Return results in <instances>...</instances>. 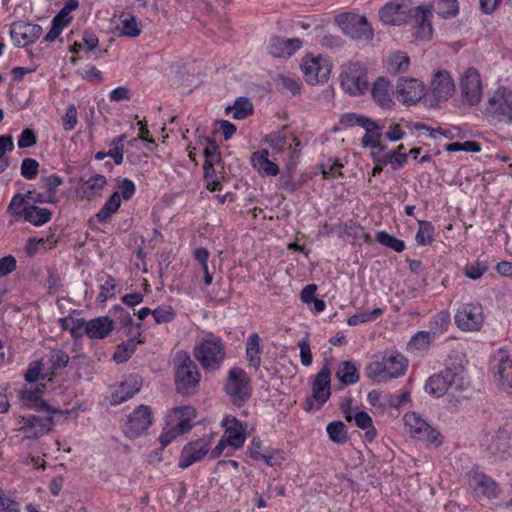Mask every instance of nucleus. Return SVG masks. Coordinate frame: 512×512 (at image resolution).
I'll return each instance as SVG.
<instances>
[{
  "mask_svg": "<svg viewBox=\"0 0 512 512\" xmlns=\"http://www.w3.org/2000/svg\"><path fill=\"white\" fill-rule=\"evenodd\" d=\"M201 377V372L190 355L185 351L178 352L174 360L176 392L182 396L194 395L199 389Z\"/></svg>",
  "mask_w": 512,
  "mask_h": 512,
  "instance_id": "1",
  "label": "nucleus"
},
{
  "mask_svg": "<svg viewBox=\"0 0 512 512\" xmlns=\"http://www.w3.org/2000/svg\"><path fill=\"white\" fill-rule=\"evenodd\" d=\"M464 368L462 365L448 366L440 373L430 376L425 383V391L435 397H441L446 393L452 396L461 392L466 387Z\"/></svg>",
  "mask_w": 512,
  "mask_h": 512,
  "instance_id": "2",
  "label": "nucleus"
},
{
  "mask_svg": "<svg viewBox=\"0 0 512 512\" xmlns=\"http://www.w3.org/2000/svg\"><path fill=\"white\" fill-rule=\"evenodd\" d=\"M407 364V359L401 353L393 351L384 355L381 361L370 363L366 367V374L373 381L385 383L402 376L406 371Z\"/></svg>",
  "mask_w": 512,
  "mask_h": 512,
  "instance_id": "3",
  "label": "nucleus"
},
{
  "mask_svg": "<svg viewBox=\"0 0 512 512\" xmlns=\"http://www.w3.org/2000/svg\"><path fill=\"white\" fill-rule=\"evenodd\" d=\"M484 114L492 123L512 125V90L506 86L498 87L488 96Z\"/></svg>",
  "mask_w": 512,
  "mask_h": 512,
  "instance_id": "4",
  "label": "nucleus"
},
{
  "mask_svg": "<svg viewBox=\"0 0 512 512\" xmlns=\"http://www.w3.org/2000/svg\"><path fill=\"white\" fill-rule=\"evenodd\" d=\"M194 356L204 369L211 371L219 369L225 358V348L221 338L212 333L206 334L195 346Z\"/></svg>",
  "mask_w": 512,
  "mask_h": 512,
  "instance_id": "5",
  "label": "nucleus"
},
{
  "mask_svg": "<svg viewBox=\"0 0 512 512\" xmlns=\"http://www.w3.org/2000/svg\"><path fill=\"white\" fill-rule=\"evenodd\" d=\"M225 392L236 406H241L248 401L252 392L251 381L243 369L234 367L229 371Z\"/></svg>",
  "mask_w": 512,
  "mask_h": 512,
  "instance_id": "6",
  "label": "nucleus"
},
{
  "mask_svg": "<svg viewBox=\"0 0 512 512\" xmlns=\"http://www.w3.org/2000/svg\"><path fill=\"white\" fill-rule=\"evenodd\" d=\"M335 20L343 33L352 39L371 41L374 37V30L365 16L346 12L339 14Z\"/></svg>",
  "mask_w": 512,
  "mask_h": 512,
  "instance_id": "7",
  "label": "nucleus"
},
{
  "mask_svg": "<svg viewBox=\"0 0 512 512\" xmlns=\"http://www.w3.org/2000/svg\"><path fill=\"white\" fill-rule=\"evenodd\" d=\"M405 427L409 433L418 440L426 441L434 447L443 444L442 434L416 412H407L404 417Z\"/></svg>",
  "mask_w": 512,
  "mask_h": 512,
  "instance_id": "8",
  "label": "nucleus"
},
{
  "mask_svg": "<svg viewBox=\"0 0 512 512\" xmlns=\"http://www.w3.org/2000/svg\"><path fill=\"white\" fill-rule=\"evenodd\" d=\"M341 86L350 95H361L368 89L366 68L359 62L342 66L340 74Z\"/></svg>",
  "mask_w": 512,
  "mask_h": 512,
  "instance_id": "9",
  "label": "nucleus"
},
{
  "mask_svg": "<svg viewBox=\"0 0 512 512\" xmlns=\"http://www.w3.org/2000/svg\"><path fill=\"white\" fill-rule=\"evenodd\" d=\"M301 70L305 81L308 84L316 85L328 80L331 64L322 56L307 55L302 59Z\"/></svg>",
  "mask_w": 512,
  "mask_h": 512,
  "instance_id": "10",
  "label": "nucleus"
},
{
  "mask_svg": "<svg viewBox=\"0 0 512 512\" xmlns=\"http://www.w3.org/2000/svg\"><path fill=\"white\" fill-rule=\"evenodd\" d=\"M460 92L464 102L470 106L480 103L483 95L482 81L479 72L470 67L460 78Z\"/></svg>",
  "mask_w": 512,
  "mask_h": 512,
  "instance_id": "11",
  "label": "nucleus"
},
{
  "mask_svg": "<svg viewBox=\"0 0 512 512\" xmlns=\"http://www.w3.org/2000/svg\"><path fill=\"white\" fill-rule=\"evenodd\" d=\"M193 409L190 406H181L175 407L172 410V413L175 417L181 418L184 416H189L192 413ZM192 428L191 421L189 417L184 419H180L176 425L168 426L164 428L163 432L159 436V442L161 444V451L169 445L174 439L178 436L187 433Z\"/></svg>",
  "mask_w": 512,
  "mask_h": 512,
  "instance_id": "12",
  "label": "nucleus"
},
{
  "mask_svg": "<svg viewBox=\"0 0 512 512\" xmlns=\"http://www.w3.org/2000/svg\"><path fill=\"white\" fill-rule=\"evenodd\" d=\"M483 322V307L479 303L464 304L455 315V323L463 331H479Z\"/></svg>",
  "mask_w": 512,
  "mask_h": 512,
  "instance_id": "13",
  "label": "nucleus"
},
{
  "mask_svg": "<svg viewBox=\"0 0 512 512\" xmlns=\"http://www.w3.org/2000/svg\"><path fill=\"white\" fill-rule=\"evenodd\" d=\"M212 437L206 436L187 443L180 454L178 466L186 469L201 461L210 451Z\"/></svg>",
  "mask_w": 512,
  "mask_h": 512,
  "instance_id": "14",
  "label": "nucleus"
},
{
  "mask_svg": "<svg viewBox=\"0 0 512 512\" xmlns=\"http://www.w3.org/2000/svg\"><path fill=\"white\" fill-rule=\"evenodd\" d=\"M17 423L20 425L19 432L25 434L29 439H37L49 433L55 425L53 417L41 418L36 415L19 416Z\"/></svg>",
  "mask_w": 512,
  "mask_h": 512,
  "instance_id": "15",
  "label": "nucleus"
},
{
  "mask_svg": "<svg viewBox=\"0 0 512 512\" xmlns=\"http://www.w3.org/2000/svg\"><path fill=\"white\" fill-rule=\"evenodd\" d=\"M153 415L149 406L141 404L129 415L124 431L129 438H137L152 424Z\"/></svg>",
  "mask_w": 512,
  "mask_h": 512,
  "instance_id": "16",
  "label": "nucleus"
},
{
  "mask_svg": "<svg viewBox=\"0 0 512 512\" xmlns=\"http://www.w3.org/2000/svg\"><path fill=\"white\" fill-rule=\"evenodd\" d=\"M43 30L38 24L25 21H17L11 24L10 36L12 42L17 47H26L36 42Z\"/></svg>",
  "mask_w": 512,
  "mask_h": 512,
  "instance_id": "17",
  "label": "nucleus"
},
{
  "mask_svg": "<svg viewBox=\"0 0 512 512\" xmlns=\"http://www.w3.org/2000/svg\"><path fill=\"white\" fill-rule=\"evenodd\" d=\"M425 95V86L415 78L400 79L396 86V98L406 105H414Z\"/></svg>",
  "mask_w": 512,
  "mask_h": 512,
  "instance_id": "18",
  "label": "nucleus"
},
{
  "mask_svg": "<svg viewBox=\"0 0 512 512\" xmlns=\"http://www.w3.org/2000/svg\"><path fill=\"white\" fill-rule=\"evenodd\" d=\"M468 485L478 497L483 496L487 499H492L496 498L500 493L496 481L477 470H473L468 474Z\"/></svg>",
  "mask_w": 512,
  "mask_h": 512,
  "instance_id": "19",
  "label": "nucleus"
},
{
  "mask_svg": "<svg viewBox=\"0 0 512 512\" xmlns=\"http://www.w3.org/2000/svg\"><path fill=\"white\" fill-rule=\"evenodd\" d=\"M380 20L387 25H401L409 18L408 5L405 0H391L379 11Z\"/></svg>",
  "mask_w": 512,
  "mask_h": 512,
  "instance_id": "20",
  "label": "nucleus"
},
{
  "mask_svg": "<svg viewBox=\"0 0 512 512\" xmlns=\"http://www.w3.org/2000/svg\"><path fill=\"white\" fill-rule=\"evenodd\" d=\"M225 427L222 437L234 450L240 449L246 440V427L234 416H226L222 420Z\"/></svg>",
  "mask_w": 512,
  "mask_h": 512,
  "instance_id": "21",
  "label": "nucleus"
},
{
  "mask_svg": "<svg viewBox=\"0 0 512 512\" xmlns=\"http://www.w3.org/2000/svg\"><path fill=\"white\" fill-rule=\"evenodd\" d=\"M484 445L491 455L504 459L511 449V434L506 429H499L494 434L486 436Z\"/></svg>",
  "mask_w": 512,
  "mask_h": 512,
  "instance_id": "22",
  "label": "nucleus"
},
{
  "mask_svg": "<svg viewBox=\"0 0 512 512\" xmlns=\"http://www.w3.org/2000/svg\"><path fill=\"white\" fill-rule=\"evenodd\" d=\"M143 385L139 375H129L113 391L110 397L111 405H119L137 394Z\"/></svg>",
  "mask_w": 512,
  "mask_h": 512,
  "instance_id": "23",
  "label": "nucleus"
},
{
  "mask_svg": "<svg viewBox=\"0 0 512 512\" xmlns=\"http://www.w3.org/2000/svg\"><path fill=\"white\" fill-rule=\"evenodd\" d=\"M303 45L299 38H283L273 36L268 44V51L274 57L285 58L292 56Z\"/></svg>",
  "mask_w": 512,
  "mask_h": 512,
  "instance_id": "24",
  "label": "nucleus"
},
{
  "mask_svg": "<svg viewBox=\"0 0 512 512\" xmlns=\"http://www.w3.org/2000/svg\"><path fill=\"white\" fill-rule=\"evenodd\" d=\"M331 372L328 366H324L315 376L312 382V396L319 405H323L330 397Z\"/></svg>",
  "mask_w": 512,
  "mask_h": 512,
  "instance_id": "25",
  "label": "nucleus"
},
{
  "mask_svg": "<svg viewBox=\"0 0 512 512\" xmlns=\"http://www.w3.org/2000/svg\"><path fill=\"white\" fill-rule=\"evenodd\" d=\"M497 364L494 366L495 377H497L502 389L512 394V360L503 352L496 356Z\"/></svg>",
  "mask_w": 512,
  "mask_h": 512,
  "instance_id": "26",
  "label": "nucleus"
},
{
  "mask_svg": "<svg viewBox=\"0 0 512 512\" xmlns=\"http://www.w3.org/2000/svg\"><path fill=\"white\" fill-rule=\"evenodd\" d=\"M135 329H136L135 332L128 331L126 334H127V336H129V338L126 341H123L122 343H120L116 347V350L113 354V359L117 363L126 362L131 357V355L135 352L137 344L142 343V340L140 339V337H141L140 326L136 325Z\"/></svg>",
  "mask_w": 512,
  "mask_h": 512,
  "instance_id": "27",
  "label": "nucleus"
},
{
  "mask_svg": "<svg viewBox=\"0 0 512 512\" xmlns=\"http://www.w3.org/2000/svg\"><path fill=\"white\" fill-rule=\"evenodd\" d=\"M431 89L437 100H447L455 91L452 77L446 71H439L435 74Z\"/></svg>",
  "mask_w": 512,
  "mask_h": 512,
  "instance_id": "28",
  "label": "nucleus"
},
{
  "mask_svg": "<svg viewBox=\"0 0 512 512\" xmlns=\"http://www.w3.org/2000/svg\"><path fill=\"white\" fill-rule=\"evenodd\" d=\"M114 329V321L108 316H101L86 321V336L91 339H103Z\"/></svg>",
  "mask_w": 512,
  "mask_h": 512,
  "instance_id": "29",
  "label": "nucleus"
},
{
  "mask_svg": "<svg viewBox=\"0 0 512 512\" xmlns=\"http://www.w3.org/2000/svg\"><path fill=\"white\" fill-rule=\"evenodd\" d=\"M392 91L391 83L387 79L379 77L373 84L371 94L380 107L390 108L394 104Z\"/></svg>",
  "mask_w": 512,
  "mask_h": 512,
  "instance_id": "30",
  "label": "nucleus"
},
{
  "mask_svg": "<svg viewBox=\"0 0 512 512\" xmlns=\"http://www.w3.org/2000/svg\"><path fill=\"white\" fill-rule=\"evenodd\" d=\"M251 163L261 175L276 176L280 172L278 165L269 159V152L266 149L254 152Z\"/></svg>",
  "mask_w": 512,
  "mask_h": 512,
  "instance_id": "31",
  "label": "nucleus"
},
{
  "mask_svg": "<svg viewBox=\"0 0 512 512\" xmlns=\"http://www.w3.org/2000/svg\"><path fill=\"white\" fill-rule=\"evenodd\" d=\"M431 11L427 8L419 6L416 8L415 18L418 23L415 35L417 39L428 41L433 34V28L430 21Z\"/></svg>",
  "mask_w": 512,
  "mask_h": 512,
  "instance_id": "32",
  "label": "nucleus"
},
{
  "mask_svg": "<svg viewBox=\"0 0 512 512\" xmlns=\"http://www.w3.org/2000/svg\"><path fill=\"white\" fill-rule=\"evenodd\" d=\"M52 218L51 210L42 208L34 204H26V213L24 221L32 224L33 226H42L48 223Z\"/></svg>",
  "mask_w": 512,
  "mask_h": 512,
  "instance_id": "33",
  "label": "nucleus"
},
{
  "mask_svg": "<svg viewBox=\"0 0 512 512\" xmlns=\"http://www.w3.org/2000/svg\"><path fill=\"white\" fill-rule=\"evenodd\" d=\"M261 339L257 333L248 336L246 341V359L250 367L259 369L261 365Z\"/></svg>",
  "mask_w": 512,
  "mask_h": 512,
  "instance_id": "34",
  "label": "nucleus"
},
{
  "mask_svg": "<svg viewBox=\"0 0 512 512\" xmlns=\"http://www.w3.org/2000/svg\"><path fill=\"white\" fill-rule=\"evenodd\" d=\"M19 397L29 408L42 411L44 407H48V403L42 399V391L39 388H24L19 391Z\"/></svg>",
  "mask_w": 512,
  "mask_h": 512,
  "instance_id": "35",
  "label": "nucleus"
},
{
  "mask_svg": "<svg viewBox=\"0 0 512 512\" xmlns=\"http://www.w3.org/2000/svg\"><path fill=\"white\" fill-rule=\"evenodd\" d=\"M227 114L232 112V117L236 120H243L251 116L254 112L253 104L247 97H239L235 100L234 105L225 109Z\"/></svg>",
  "mask_w": 512,
  "mask_h": 512,
  "instance_id": "36",
  "label": "nucleus"
},
{
  "mask_svg": "<svg viewBox=\"0 0 512 512\" xmlns=\"http://www.w3.org/2000/svg\"><path fill=\"white\" fill-rule=\"evenodd\" d=\"M63 330H68L74 339L83 337L86 334V320L67 316L58 320Z\"/></svg>",
  "mask_w": 512,
  "mask_h": 512,
  "instance_id": "37",
  "label": "nucleus"
},
{
  "mask_svg": "<svg viewBox=\"0 0 512 512\" xmlns=\"http://www.w3.org/2000/svg\"><path fill=\"white\" fill-rule=\"evenodd\" d=\"M336 378L344 385L355 384L359 381V372L352 361H343L337 368Z\"/></svg>",
  "mask_w": 512,
  "mask_h": 512,
  "instance_id": "38",
  "label": "nucleus"
},
{
  "mask_svg": "<svg viewBox=\"0 0 512 512\" xmlns=\"http://www.w3.org/2000/svg\"><path fill=\"white\" fill-rule=\"evenodd\" d=\"M366 133L362 137L361 144L363 147L379 148L384 150L385 147L381 144L382 127L379 126L374 120L371 121L369 131L365 130Z\"/></svg>",
  "mask_w": 512,
  "mask_h": 512,
  "instance_id": "39",
  "label": "nucleus"
},
{
  "mask_svg": "<svg viewBox=\"0 0 512 512\" xmlns=\"http://www.w3.org/2000/svg\"><path fill=\"white\" fill-rule=\"evenodd\" d=\"M434 339L428 331H418L407 344V350L410 352H426Z\"/></svg>",
  "mask_w": 512,
  "mask_h": 512,
  "instance_id": "40",
  "label": "nucleus"
},
{
  "mask_svg": "<svg viewBox=\"0 0 512 512\" xmlns=\"http://www.w3.org/2000/svg\"><path fill=\"white\" fill-rule=\"evenodd\" d=\"M121 204L120 193L114 192L96 214L99 223L106 222L119 209Z\"/></svg>",
  "mask_w": 512,
  "mask_h": 512,
  "instance_id": "41",
  "label": "nucleus"
},
{
  "mask_svg": "<svg viewBox=\"0 0 512 512\" xmlns=\"http://www.w3.org/2000/svg\"><path fill=\"white\" fill-rule=\"evenodd\" d=\"M78 6V0H68L65 6L53 17L52 24L63 30L72 21L70 13L76 10Z\"/></svg>",
  "mask_w": 512,
  "mask_h": 512,
  "instance_id": "42",
  "label": "nucleus"
},
{
  "mask_svg": "<svg viewBox=\"0 0 512 512\" xmlns=\"http://www.w3.org/2000/svg\"><path fill=\"white\" fill-rule=\"evenodd\" d=\"M107 184L106 177L100 174L91 176L81 185V190L86 197H92L101 191Z\"/></svg>",
  "mask_w": 512,
  "mask_h": 512,
  "instance_id": "43",
  "label": "nucleus"
},
{
  "mask_svg": "<svg viewBox=\"0 0 512 512\" xmlns=\"http://www.w3.org/2000/svg\"><path fill=\"white\" fill-rule=\"evenodd\" d=\"M286 127L281 130L273 131L263 138V143L268 144L274 151L282 152L287 142Z\"/></svg>",
  "mask_w": 512,
  "mask_h": 512,
  "instance_id": "44",
  "label": "nucleus"
},
{
  "mask_svg": "<svg viewBox=\"0 0 512 512\" xmlns=\"http://www.w3.org/2000/svg\"><path fill=\"white\" fill-rule=\"evenodd\" d=\"M409 57L406 53L398 52L388 59L387 69L389 72L398 74L406 72L409 68Z\"/></svg>",
  "mask_w": 512,
  "mask_h": 512,
  "instance_id": "45",
  "label": "nucleus"
},
{
  "mask_svg": "<svg viewBox=\"0 0 512 512\" xmlns=\"http://www.w3.org/2000/svg\"><path fill=\"white\" fill-rule=\"evenodd\" d=\"M450 325V315L446 311H442L435 315L430 321V330L429 333L435 338V336L443 334L448 330Z\"/></svg>",
  "mask_w": 512,
  "mask_h": 512,
  "instance_id": "46",
  "label": "nucleus"
},
{
  "mask_svg": "<svg viewBox=\"0 0 512 512\" xmlns=\"http://www.w3.org/2000/svg\"><path fill=\"white\" fill-rule=\"evenodd\" d=\"M26 204H30L27 201L26 195L17 193L12 197L7 207V213L16 219L20 217L24 218L26 213Z\"/></svg>",
  "mask_w": 512,
  "mask_h": 512,
  "instance_id": "47",
  "label": "nucleus"
},
{
  "mask_svg": "<svg viewBox=\"0 0 512 512\" xmlns=\"http://www.w3.org/2000/svg\"><path fill=\"white\" fill-rule=\"evenodd\" d=\"M327 433L332 442L343 444L348 440L346 426L341 421H334L327 425Z\"/></svg>",
  "mask_w": 512,
  "mask_h": 512,
  "instance_id": "48",
  "label": "nucleus"
},
{
  "mask_svg": "<svg viewBox=\"0 0 512 512\" xmlns=\"http://www.w3.org/2000/svg\"><path fill=\"white\" fill-rule=\"evenodd\" d=\"M419 228L416 233V242L419 245H429L434 240V226L429 221H418Z\"/></svg>",
  "mask_w": 512,
  "mask_h": 512,
  "instance_id": "49",
  "label": "nucleus"
},
{
  "mask_svg": "<svg viewBox=\"0 0 512 512\" xmlns=\"http://www.w3.org/2000/svg\"><path fill=\"white\" fill-rule=\"evenodd\" d=\"M434 10L444 18L453 17L458 13L457 0H434Z\"/></svg>",
  "mask_w": 512,
  "mask_h": 512,
  "instance_id": "50",
  "label": "nucleus"
},
{
  "mask_svg": "<svg viewBox=\"0 0 512 512\" xmlns=\"http://www.w3.org/2000/svg\"><path fill=\"white\" fill-rule=\"evenodd\" d=\"M125 140L126 136L122 134L113 138L109 143L111 148L107 151V155L114 160L116 165H120L123 162Z\"/></svg>",
  "mask_w": 512,
  "mask_h": 512,
  "instance_id": "51",
  "label": "nucleus"
},
{
  "mask_svg": "<svg viewBox=\"0 0 512 512\" xmlns=\"http://www.w3.org/2000/svg\"><path fill=\"white\" fill-rule=\"evenodd\" d=\"M376 241L381 245L389 247L395 252H402L405 249L404 241L395 238L393 235L386 231H380L376 234Z\"/></svg>",
  "mask_w": 512,
  "mask_h": 512,
  "instance_id": "52",
  "label": "nucleus"
},
{
  "mask_svg": "<svg viewBox=\"0 0 512 512\" xmlns=\"http://www.w3.org/2000/svg\"><path fill=\"white\" fill-rule=\"evenodd\" d=\"M343 164L337 159H328L326 162L319 164L324 179H332L338 176H342L341 168Z\"/></svg>",
  "mask_w": 512,
  "mask_h": 512,
  "instance_id": "53",
  "label": "nucleus"
},
{
  "mask_svg": "<svg viewBox=\"0 0 512 512\" xmlns=\"http://www.w3.org/2000/svg\"><path fill=\"white\" fill-rule=\"evenodd\" d=\"M371 121H373V119L362 116V115H358L356 113L344 114L340 119V123L344 126H348V127L361 126L365 130H368V131H369V126L371 125Z\"/></svg>",
  "mask_w": 512,
  "mask_h": 512,
  "instance_id": "54",
  "label": "nucleus"
},
{
  "mask_svg": "<svg viewBox=\"0 0 512 512\" xmlns=\"http://www.w3.org/2000/svg\"><path fill=\"white\" fill-rule=\"evenodd\" d=\"M41 186L52 198L56 197L57 189L64 183L63 178L56 174L41 176Z\"/></svg>",
  "mask_w": 512,
  "mask_h": 512,
  "instance_id": "55",
  "label": "nucleus"
},
{
  "mask_svg": "<svg viewBox=\"0 0 512 512\" xmlns=\"http://www.w3.org/2000/svg\"><path fill=\"white\" fill-rule=\"evenodd\" d=\"M403 145H400L397 150L385 155V159L382 164H391L394 170H397L405 165L407 162L408 154L401 153Z\"/></svg>",
  "mask_w": 512,
  "mask_h": 512,
  "instance_id": "56",
  "label": "nucleus"
},
{
  "mask_svg": "<svg viewBox=\"0 0 512 512\" xmlns=\"http://www.w3.org/2000/svg\"><path fill=\"white\" fill-rule=\"evenodd\" d=\"M204 180L206 182V187L210 191H216L221 189V183L217 180L216 170L214 168V164L204 163Z\"/></svg>",
  "mask_w": 512,
  "mask_h": 512,
  "instance_id": "57",
  "label": "nucleus"
},
{
  "mask_svg": "<svg viewBox=\"0 0 512 512\" xmlns=\"http://www.w3.org/2000/svg\"><path fill=\"white\" fill-rule=\"evenodd\" d=\"M382 313H383V310L381 308H375V309H373L370 312H364V313L355 314V315L350 316L347 319V323L350 326H356V325H359L361 323H365V322H369V321L375 320L376 318L381 316Z\"/></svg>",
  "mask_w": 512,
  "mask_h": 512,
  "instance_id": "58",
  "label": "nucleus"
},
{
  "mask_svg": "<svg viewBox=\"0 0 512 512\" xmlns=\"http://www.w3.org/2000/svg\"><path fill=\"white\" fill-rule=\"evenodd\" d=\"M121 34L128 37H137L141 34V28L135 16H129L121 20Z\"/></svg>",
  "mask_w": 512,
  "mask_h": 512,
  "instance_id": "59",
  "label": "nucleus"
},
{
  "mask_svg": "<svg viewBox=\"0 0 512 512\" xmlns=\"http://www.w3.org/2000/svg\"><path fill=\"white\" fill-rule=\"evenodd\" d=\"M487 269L488 266L485 262L476 261L475 263L467 264L463 269V273L466 277L477 280L484 275Z\"/></svg>",
  "mask_w": 512,
  "mask_h": 512,
  "instance_id": "60",
  "label": "nucleus"
},
{
  "mask_svg": "<svg viewBox=\"0 0 512 512\" xmlns=\"http://www.w3.org/2000/svg\"><path fill=\"white\" fill-rule=\"evenodd\" d=\"M39 163L33 158H24L21 163L20 172L21 175L27 179L32 180L38 174Z\"/></svg>",
  "mask_w": 512,
  "mask_h": 512,
  "instance_id": "61",
  "label": "nucleus"
},
{
  "mask_svg": "<svg viewBox=\"0 0 512 512\" xmlns=\"http://www.w3.org/2000/svg\"><path fill=\"white\" fill-rule=\"evenodd\" d=\"M152 315L157 324L171 322L176 314L171 306H159L153 310Z\"/></svg>",
  "mask_w": 512,
  "mask_h": 512,
  "instance_id": "62",
  "label": "nucleus"
},
{
  "mask_svg": "<svg viewBox=\"0 0 512 512\" xmlns=\"http://www.w3.org/2000/svg\"><path fill=\"white\" fill-rule=\"evenodd\" d=\"M78 123V113L74 104L66 108L65 115L62 117V125L65 131H72Z\"/></svg>",
  "mask_w": 512,
  "mask_h": 512,
  "instance_id": "63",
  "label": "nucleus"
},
{
  "mask_svg": "<svg viewBox=\"0 0 512 512\" xmlns=\"http://www.w3.org/2000/svg\"><path fill=\"white\" fill-rule=\"evenodd\" d=\"M284 459V453L279 449H268L263 453L260 460L263 461L267 466L273 467L280 465Z\"/></svg>",
  "mask_w": 512,
  "mask_h": 512,
  "instance_id": "64",
  "label": "nucleus"
}]
</instances>
